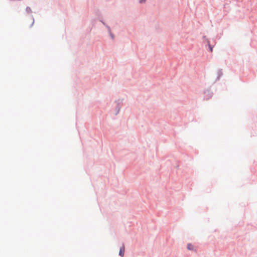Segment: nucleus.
Here are the masks:
<instances>
[{
  "mask_svg": "<svg viewBox=\"0 0 257 257\" xmlns=\"http://www.w3.org/2000/svg\"><path fill=\"white\" fill-rule=\"evenodd\" d=\"M124 246L123 245L120 248L119 254L121 257H123L124 253Z\"/></svg>",
  "mask_w": 257,
  "mask_h": 257,
  "instance_id": "nucleus-1",
  "label": "nucleus"
},
{
  "mask_svg": "<svg viewBox=\"0 0 257 257\" xmlns=\"http://www.w3.org/2000/svg\"><path fill=\"white\" fill-rule=\"evenodd\" d=\"M187 248L189 250H194V246L191 243H188L187 245Z\"/></svg>",
  "mask_w": 257,
  "mask_h": 257,
  "instance_id": "nucleus-2",
  "label": "nucleus"
},
{
  "mask_svg": "<svg viewBox=\"0 0 257 257\" xmlns=\"http://www.w3.org/2000/svg\"><path fill=\"white\" fill-rule=\"evenodd\" d=\"M209 47L211 52H212V47L209 44Z\"/></svg>",
  "mask_w": 257,
  "mask_h": 257,
  "instance_id": "nucleus-3",
  "label": "nucleus"
},
{
  "mask_svg": "<svg viewBox=\"0 0 257 257\" xmlns=\"http://www.w3.org/2000/svg\"><path fill=\"white\" fill-rule=\"evenodd\" d=\"M145 1H146V0H141V1H140V3H142L144 2H145Z\"/></svg>",
  "mask_w": 257,
  "mask_h": 257,
  "instance_id": "nucleus-4",
  "label": "nucleus"
}]
</instances>
